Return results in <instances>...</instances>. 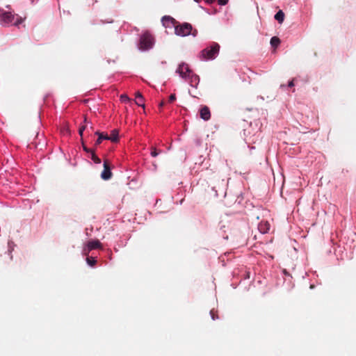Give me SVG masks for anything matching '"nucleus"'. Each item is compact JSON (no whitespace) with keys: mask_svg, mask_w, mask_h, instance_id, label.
<instances>
[{"mask_svg":"<svg viewBox=\"0 0 356 356\" xmlns=\"http://www.w3.org/2000/svg\"><path fill=\"white\" fill-rule=\"evenodd\" d=\"M24 19L18 15H14L10 12L0 10V22L7 25L18 26L22 24Z\"/></svg>","mask_w":356,"mask_h":356,"instance_id":"1","label":"nucleus"},{"mask_svg":"<svg viewBox=\"0 0 356 356\" xmlns=\"http://www.w3.org/2000/svg\"><path fill=\"white\" fill-rule=\"evenodd\" d=\"M220 51V45L216 42H212L209 47L202 49L200 52L202 60H213L217 57Z\"/></svg>","mask_w":356,"mask_h":356,"instance_id":"2","label":"nucleus"},{"mask_svg":"<svg viewBox=\"0 0 356 356\" xmlns=\"http://www.w3.org/2000/svg\"><path fill=\"white\" fill-rule=\"evenodd\" d=\"M192 26L188 23H184L175 28V33L179 36H186L191 34Z\"/></svg>","mask_w":356,"mask_h":356,"instance_id":"3","label":"nucleus"},{"mask_svg":"<svg viewBox=\"0 0 356 356\" xmlns=\"http://www.w3.org/2000/svg\"><path fill=\"white\" fill-rule=\"evenodd\" d=\"M140 44L142 49H148L151 48L153 44V38L148 33L143 34L140 38Z\"/></svg>","mask_w":356,"mask_h":356,"instance_id":"4","label":"nucleus"},{"mask_svg":"<svg viewBox=\"0 0 356 356\" xmlns=\"http://www.w3.org/2000/svg\"><path fill=\"white\" fill-rule=\"evenodd\" d=\"M102 248V243L99 242V240H93L90 241L86 244V247L83 248V253L86 255H88L89 252L95 249H101Z\"/></svg>","mask_w":356,"mask_h":356,"instance_id":"5","label":"nucleus"},{"mask_svg":"<svg viewBox=\"0 0 356 356\" xmlns=\"http://www.w3.org/2000/svg\"><path fill=\"white\" fill-rule=\"evenodd\" d=\"M180 76H181L183 79H186L188 75L192 72V70L189 68V66L188 64L185 63H181L179 65L178 68L176 71Z\"/></svg>","mask_w":356,"mask_h":356,"instance_id":"6","label":"nucleus"},{"mask_svg":"<svg viewBox=\"0 0 356 356\" xmlns=\"http://www.w3.org/2000/svg\"><path fill=\"white\" fill-rule=\"evenodd\" d=\"M112 177V172L111 170V168L109 163L107 161L104 162V170L102 172L101 177L104 180H108L111 179Z\"/></svg>","mask_w":356,"mask_h":356,"instance_id":"7","label":"nucleus"},{"mask_svg":"<svg viewBox=\"0 0 356 356\" xmlns=\"http://www.w3.org/2000/svg\"><path fill=\"white\" fill-rule=\"evenodd\" d=\"M187 81H188L189 84L192 87L196 88L200 82V77L198 75L195 74L193 71L188 75L187 78L185 79Z\"/></svg>","mask_w":356,"mask_h":356,"instance_id":"8","label":"nucleus"},{"mask_svg":"<svg viewBox=\"0 0 356 356\" xmlns=\"http://www.w3.org/2000/svg\"><path fill=\"white\" fill-rule=\"evenodd\" d=\"M200 118L204 120H209L211 118L210 110L207 106H204L200 111Z\"/></svg>","mask_w":356,"mask_h":356,"instance_id":"9","label":"nucleus"},{"mask_svg":"<svg viewBox=\"0 0 356 356\" xmlns=\"http://www.w3.org/2000/svg\"><path fill=\"white\" fill-rule=\"evenodd\" d=\"M95 134L98 135V136H99L97 140L95 142V145H99L102 142L103 140H108V135L107 134L101 133L97 131L95 132Z\"/></svg>","mask_w":356,"mask_h":356,"instance_id":"10","label":"nucleus"},{"mask_svg":"<svg viewBox=\"0 0 356 356\" xmlns=\"http://www.w3.org/2000/svg\"><path fill=\"white\" fill-rule=\"evenodd\" d=\"M175 19L170 16H164L161 19L162 24L164 26H169L171 24H174Z\"/></svg>","mask_w":356,"mask_h":356,"instance_id":"11","label":"nucleus"},{"mask_svg":"<svg viewBox=\"0 0 356 356\" xmlns=\"http://www.w3.org/2000/svg\"><path fill=\"white\" fill-rule=\"evenodd\" d=\"M258 228L261 233L265 234L269 230L270 225L268 222H261Z\"/></svg>","mask_w":356,"mask_h":356,"instance_id":"12","label":"nucleus"},{"mask_svg":"<svg viewBox=\"0 0 356 356\" xmlns=\"http://www.w3.org/2000/svg\"><path fill=\"white\" fill-rule=\"evenodd\" d=\"M118 134H119V131L118 129H113L112 131H111V134L110 136H108V140L113 142V143H116L119 140V138H118Z\"/></svg>","mask_w":356,"mask_h":356,"instance_id":"13","label":"nucleus"},{"mask_svg":"<svg viewBox=\"0 0 356 356\" xmlns=\"http://www.w3.org/2000/svg\"><path fill=\"white\" fill-rule=\"evenodd\" d=\"M136 104L139 106H145L143 97L140 92L136 93Z\"/></svg>","mask_w":356,"mask_h":356,"instance_id":"14","label":"nucleus"},{"mask_svg":"<svg viewBox=\"0 0 356 356\" xmlns=\"http://www.w3.org/2000/svg\"><path fill=\"white\" fill-rule=\"evenodd\" d=\"M275 19L278 21L279 23H282L284 19V13L282 10H279L275 15Z\"/></svg>","mask_w":356,"mask_h":356,"instance_id":"15","label":"nucleus"},{"mask_svg":"<svg viewBox=\"0 0 356 356\" xmlns=\"http://www.w3.org/2000/svg\"><path fill=\"white\" fill-rule=\"evenodd\" d=\"M280 43V40L276 36L273 37L270 39V44L273 47H277Z\"/></svg>","mask_w":356,"mask_h":356,"instance_id":"16","label":"nucleus"},{"mask_svg":"<svg viewBox=\"0 0 356 356\" xmlns=\"http://www.w3.org/2000/svg\"><path fill=\"white\" fill-rule=\"evenodd\" d=\"M86 261L87 264L90 266H94L97 263V261L95 258L89 257L86 258Z\"/></svg>","mask_w":356,"mask_h":356,"instance_id":"17","label":"nucleus"},{"mask_svg":"<svg viewBox=\"0 0 356 356\" xmlns=\"http://www.w3.org/2000/svg\"><path fill=\"white\" fill-rule=\"evenodd\" d=\"M92 155H91V159L95 163H101V159L97 156H96V154H95L94 151H92V152H91Z\"/></svg>","mask_w":356,"mask_h":356,"instance_id":"18","label":"nucleus"},{"mask_svg":"<svg viewBox=\"0 0 356 356\" xmlns=\"http://www.w3.org/2000/svg\"><path fill=\"white\" fill-rule=\"evenodd\" d=\"M159 152H161V151L158 152L156 147H151L150 154H151L152 156L156 157L159 154Z\"/></svg>","mask_w":356,"mask_h":356,"instance_id":"19","label":"nucleus"},{"mask_svg":"<svg viewBox=\"0 0 356 356\" xmlns=\"http://www.w3.org/2000/svg\"><path fill=\"white\" fill-rule=\"evenodd\" d=\"M210 314H211V318L213 320H216V319L218 318V316L216 312L213 309H211L210 311Z\"/></svg>","mask_w":356,"mask_h":356,"instance_id":"20","label":"nucleus"},{"mask_svg":"<svg viewBox=\"0 0 356 356\" xmlns=\"http://www.w3.org/2000/svg\"><path fill=\"white\" fill-rule=\"evenodd\" d=\"M120 99H121V100H122V102H129V101H130V99H129V98L128 97V96H127V95H122L120 96Z\"/></svg>","mask_w":356,"mask_h":356,"instance_id":"21","label":"nucleus"},{"mask_svg":"<svg viewBox=\"0 0 356 356\" xmlns=\"http://www.w3.org/2000/svg\"><path fill=\"white\" fill-rule=\"evenodd\" d=\"M176 99V95L175 94H171L169 97L168 102L172 103Z\"/></svg>","mask_w":356,"mask_h":356,"instance_id":"22","label":"nucleus"},{"mask_svg":"<svg viewBox=\"0 0 356 356\" xmlns=\"http://www.w3.org/2000/svg\"><path fill=\"white\" fill-rule=\"evenodd\" d=\"M229 0H218V2L220 5H226L228 3Z\"/></svg>","mask_w":356,"mask_h":356,"instance_id":"23","label":"nucleus"},{"mask_svg":"<svg viewBox=\"0 0 356 356\" xmlns=\"http://www.w3.org/2000/svg\"><path fill=\"white\" fill-rule=\"evenodd\" d=\"M83 147L84 151H86V152H90L91 153L93 151L92 149L88 148L85 145H83Z\"/></svg>","mask_w":356,"mask_h":356,"instance_id":"24","label":"nucleus"},{"mask_svg":"<svg viewBox=\"0 0 356 356\" xmlns=\"http://www.w3.org/2000/svg\"><path fill=\"white\" fill-rule=\"evenodd\" d=\"M293 81H294V80L293 79V80H291V81L289 82V84H288L289 87H293L294 86V82Z\"/></svg>","mask_w":356,"mask_h":356,"instance_id":"25","label":"nucleus"},{"mask_svg":"<svg viewBox=\"0 0 356 356\" xmlns=\"http://www.w3.org/2000/svg\"><path fill=\"white\" fill-rule=\"evenodd\" d=\"M216 0H204V1L208 3V4H211L212 3H213Z\"/></svg>","mask_w":356,"mask_h":356,"instance_id":"26","label":"nucleus"},{"mask_svg":"<svg viewBox=\"0 0 356 356\" xmlns=\"http://www.w3.org/2000/svg\"><path fill=\"white\" fill-rule=\"evenodd\" d=\"M86 129V125H83L79 128V130H82L83 131Z\"/></svg>","mask_w":356,"mask_h":356,"instance_id":"27","label":"nucleus"},{"mask_svg":"<svg viewBox=\"0 0 356 356\" xmlns=\"http://www.w3.org/2000/svg\"><path fill=\"white\" fill-rule=\"evenodd\" d=\"M83 131L82 130H79V135H80L81 137H82V136H83Z\"/></svg>","mask_w":356,"mask_h":356,"instance_id":"28","label":"nucleus"},{"mask_svg":"<svg viewBox=\"0 0 356 356\" xmlns=\"http://www.w3.org/2000/svg\"><path fill=\"white\" fill-rule=\"evenodd\" d=\"M163 104H164V102H161L160 103V104H159V106H161H161H163Z\"/></svg>","mask_w":356,"mask_h":356,"instance_id":"29","label":"nucleus"},{"mask_svg":"<svg viewBox=\"0 0 356 356\" xmlns=\"http://www.w3.org/2000/svg\"><path fill=\"white\" fill-rule=\"evenodd\" d=\"M195 2H197L199 3L200 1V0H194Z\"/></svg>","mask_w":356,"mask_h":356,"instance_id":"30","label":"nucleus"}]
</instances>
